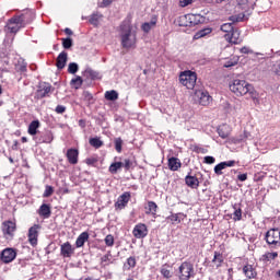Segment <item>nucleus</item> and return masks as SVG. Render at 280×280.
<instances>
[{"label": "nucleus", "mask_w": 280, "mask_h": 280, "mask_svg": "<svg viewBox=\"0 0 280 280\" xmlns=\"http://www.w3.org/2000/svg\"><path fill=\"white\" fill-rule=\"evenodd\" d=\"M23 27H25V14L15 15L9 19L4 26V32L7 33L4 45H12V43H14V36H16Z\"/></svg>", "instance_id": "f257e3e1"}, {"label": "nucleus", "mask_w": 280, "mask_h": 280, "mask_svg": "<svg viewBox=\"0 0 280 280\" xmlns=\"http://www.w3.org/2000/svg\"><path fill=\"white\" fill-rule=\"evenodd\" d=\"M120 40L124 49H132L137 45V33L132 32L130 20H125L120 24Z\"/></svg>", "instance_id": "f03ea898"}, {"label": "nucleus", "mask_w": 280, "mask_h": 280, "mask_svg": "<svg viewBox=\"0 0 280 280\" xmlns=\"http://www.w3.org/2000/svg\"><path fill=\"white\" fill-rule=\"evenodd\" d=\"M230 91H232L234 95H237V97H242L244 95H249V97H253V100L257 97L255 86L244 79H234L232 82H230Z\"/></svg>", "instance_id": "7ed1b4c3"}, {"label": "nucleus", "mask_w": 280, "mask_h": 280, "mask_svg": "<svg viewBox=\"0 0 280 280\" xmlns=\"http://www.w3.org/2000/svg\"><path fill=\"white\" fill-rule=\"evenodd\" d=\"M198 80V74L191 70H185L179 73V82L186 89H190L196 91L198 86H196V82Z\"/></svg>", "instance_id": "20e7f679"}, {"label": "nucleus", "mask_w": 280, "mask_h": 280, "mask_svg": "<svg viewBox=\"0 0 280 280\" xmlns=\"http://www.w3.org/2000/svg\"><path fill=\"white\" fill-rule=\"evenodd\" d=\"M176 277L178 280H189L196 277V271L194 270V264L190 261H184L180 264L176 271Z\"/></svg>", "instance_id": "39448f33"}, {"label": "nucleus", "mask_w": 280, "mask_h": 280, "mask_svg": "<svg viewBox=\"0 0 280 280\" xmlns=\"http://www.w3.org/2000/svg\"><path fill=\"white\" fill-rule=\"evenodd\" d=\"M265 242L270 250H277L280 248V230L270 229L265 234Z\"/></svg>", "instance_id": "423d86ee"}, {"label": "nucleus", "mask_w": 280, "mask_h": 280, "mask_svg": "<svg viewBox=\"0 0 280 280\" xmlns=\"http://www.w3.org/2000/svg\"><path fill=\"white\" fill-rule=\"evenodd\" d=\"M2 233L5 240L12 242L14 234L16 233V221L7 220L2 222Z\"/></svg>", "instance_id": "0eeeda50"}, {"label": "nucleus", "mask_w": 280, "mask_h": 280, "mask_svg": "<svg viewBox=\"0 0 280 280\" xmlns=\"http://www.w3.org/2000/svg\"><path fill=\"white\" fill-rule=\"evenodd\" d=\"M51 91H54V89L49 83H39L37 91L35 93V100H43L45 97H49V93H51Z\"/></svg>", "instance_id": "6e6552de"}, {"label": "nucleus", "mask_w": 280, "mask_h": 280, "mask_svg": "<svg viewBox=\"0 0 280 280\" xmlns=\"http://www.w3.org/2000/svg\"><path fill=\"white\" fill-rule=\"evenodd\" d=\"M40 229H43L40 224H34L28 229L27 237L31 246H38V235L40 233Z\"/></svg>", "instance_id": "1a4fd4ad"}, {"label": "nucleus", "mask_w": 280, "mask_h": 280, "mask_svg": "<svg viewBox=\"0 0 280 280\" xmlns=\"http://www.w3.org/2000/svg\"><path fill=\"white\" fill-rule=\"evenodd\" d=\"M2 264H12L16 259V250L12 247L4 248L0 254Z\"/></svg>", "instance_id": "9d476101"}, {"label": "nucleus", "mask_w": 280, "mask_h": 280, "mask_svg": "<svg viewBox=\"0 0 280 280\" xmlns=\"http://www.w3.org/2000/svg\"><path fill=\"white\" fill-rule=\"evenodd\" d=\"M132 235L136 240H143L148 237V225L145 223H138L132 230Z\"/></svg>", "instance_id": "9b49d317"}, {"label": "nucleus", "mask_w": 280, "mask_h": 280, "mask_svg": "<svg viewBox=\"0 0 280 280\" xmlns=\"http://www.w3.org/2000/svg\"><path fill=\"white\" fill-rule=\"evenodd\" d=\"M195 97L199 100L201 106H207L211 100V95L205 89L195 88Z\"/></svg>", "instance_id": "f8f14e48"}, {"label": "nucleus", "mask_w": 280, "mask_h": 280, "mask_svg": "<svg viewBox=\"0 0 280 280\" xmlns=\"http://www.w3.org/2000/svg\"><path fill=\"white\" fill-rule=\"evenodd\" d=\"M75 253V247L70 242H66L60 245V255L63 258H70Z\"/></svg>", "instance_id": "ddd939ff"}, {"label": "nucleus", "mask_w": 280, "mask_h": 280, "mask_svg": "<svg viewBox=\"0 0 280 280\" xmlns=\"http://www.w3.org/2000/svg\"><path fill=\"white\" fill-rule=\"evenodd\" d=\"M130 191H126L122 195H120L117 199V202L115 203L116 209H126L128 207V202H130Z\"/></svg>", "instance_id": "4468645a"}, {"label": "nucleus", "mask_w": 280, "mask_h": 280, "mask_svg": "<svg viewBox=\"0 0 280 280\" xmlns=\"http://www.w3.org/2000/svg\"><path fill=\"white\" fill-rule=\"evenodd\" d=\"M80 151L78 149L70 148L67 150L66 158L70 165H78Z\"/></svg>", "instance_id": "2eb2a0df"}, {"label": "nucleus", "mask_w": 280, "mask_h": 280, "mask_svg": "<svg viewBox=\"0 0 280 280\" xmlns=\"http://www.w3.org/2000/svg\"><path fill=\"white\" fill-rule=\"evenodd\" d=\"M156 23H159V15H152L150 22L142 23V32H144V34H150V31L156 27Z\"/></svg>", "instance_id": "dca6fc26"}, {"label": "nucleus", "mask_w": 280, "mask_h": 280, "mask_svg": "<svg viewBox=\"0 0 280 280\" xmlns=\"http://www.w3.org/2000/svg\"><path fill=\"white\" fill-rule=\"evenodd\" d=\"M224 38L228 43H232L233 45H240V43H242L240 31L237 28H234L232 33L225 34Z\"/></svg>", "instance_id": "f3484780"}, {"label": "nucleus", "mask_w": 280, "mask_h": 280, "mask_svg": "<svg viewBox=\"0 0 280 280\" xmlns=\"http://www.w3.org/2000/svg\"><path fill=\"white\" fill-rule=\"evenodd\" d=\"M185 184L187 187H190V189H198V187H200V180H198V177L191 175V173L186 175Z\"/></svg>", "instance_id": "a211bd4d"}, {"label": "nucleus", "mask_w": 280, "mask_h": 280, "mask_svg": "<svg viewBox=\"0 0 280 280\" xmlns=\"http://www.w3.org/2000/svg\"><path fill=\"white\" fill-rule=\"evenodd\" d=\"M185 218H187V214L183 212L171 213V215L166 217V221L171 222V224H180Z\"/></svg>", "instance_id": "6ab92c4d"}, {"label": "nucleus", "mask_w": 280, "mask_h": 280, "mask_svg": "<svg viewBox=\"0 0 280 280\" xmlns=\"http://www.w3.org/2000/svg\"><path fill=\"white\" fill-rule=\"evenodd\" d=\"M67 60H68L67 51H61L58 55L57 61H56V67H57L58 71H62V69H65V67H67Z\"/></svg>", "instance_id": "aec40b11"}, {"label": "nucleus", "mask_w": 280, "mask_h": 280, "mask_svg": "<svg viewBox=\"0 0 280 280\" xmlns=\"http://www.w3.org/2000/svg\"><path fill=\"white\" fill-rule=\"evenodd\" d=\"M82 75L88 78V80H102V75H100V73L93 70L91 67H86L82 72Z\"/></svg>", "instance_id": "412c9836"}, {"label": "nucleus", "mask_w": 280, "mask_h": 280, "mask_svg": "<svg viewBox=\"0 0 280 280\" xmlns=\"http://www.w3.org/2000/svg\"><path fill=\"white\" fill-rule=\"evenodd\" d=\"M182 165L183 163H180L178 158L172 156L168 159V170H171V172H178Z\"/></svg>", "instance_id": "4be33fe9"}, {"label": "nucleus", "mask_w": 280, "mask_h": 280, "mask_svg": "<svg viewBox=\"0 0 280 280\" xmlns=\"http://www.w3.org/2000/svg\"><path fill=\"white\" fill-rule=\"evenodd\" d=\"M188 21L190 23V27H196V25L205 23V18L200 14H188Z\"/></svg>", "instance_id": "5701e85b"}, {"label": "nucleus", "mask_w": 280, "mask_h": 280, "mask_svg": "<svg viewBox=\"0 0 280 280\" xmlns=\"http://www.w3.org/2000/svg\"><path fill=\"white\" fill-rule=\"evenodd\" d=\"M243 273L247 279H255L257 277V270H255L253 265H245L243 267Z\"/></svg>", "instance_id": "b1692460"}, {"label": "nucleus", "mask_w": 280, "mask_h": 280, "mask_svg": "<svg viewBox=\"0 0 280 280\" xmlns=\"http://www.w3.org/2000/svg\"><path fill=\"white\" fill-rule=\"evenodd\" d=\"M38 215L44 219L51 218V207L47 203H43L38 209Z\"/></svg>", "instance_id": "393cba45"}, {"label": "nucleus", "mask_w": 280, "mask_h": 280, "mask_svg": "<svg viewBox=\"0 0 280 280\" xmlns=\"http://www.w3.org/2000/svg\"><path fill=\"white\" fill-rule=\"evenodd\" d=\"M86 242H89V232H82L75 241L77 248H82Z\"/></svg>", "instance_id": "a878e982"}, {"label": "nucleus", "mask_w": 280, "mask_h": 280, "mask_svg": "<svg viewBox=\"0 0 280 280\" xmlns=\"http://www.w3.org/2000/svg\"><path fill=\"white\" fill-rule=\"evenodd\" d=\"M217 132L219 137H221V139H229V137L231 136V130H229L228 125L219 126V128L217 129Z\"/></svg>", "instance_id": "bb28decb"}, {"label": "nucleus", "mask_w": 280, "mask_h": 280, "mask_svg": "<svg viewBox=\"0 0 280 280\" xmlns=\"http://www.w3.org/2000/svg\"><path fill=\"white\" fill-rule=\"evenodd\" d=\"M15 71L18 73H27V62H25V59L20 58L18 62L15 63Z\"/></svg>", "instance_id": "cd10ccee"}, {"label": "nucleus", "mask_w": 280, "mask_h": 280, "mask_svg": "<svg viewBox=\"0 0 280 280\" xmlns=\"http://www.w3.org/2000/svg\"><path fill=\"white\" fill-rule=\"evenodd\" d=\"M241 54H254V56H261V60H265V58H272V56H270V54H264V52H255L253 51V49L248 48V47H242L241 48Z\"/></svg>", "instance_id": "c85d7f7f"}, {"label": "nucleus", "mask_w": 280, "mask_h": 280, "mask_svg": "<svg viewBox=\"0 0 280 280\" xmlns=\"http://www.w3.org/2000/svg\"><path fill=\"white\" fill-rule=\"evenodd\" d=\"M54 141V133L49 130L45 131L39 138L38 143H51Z\"/></svg>", "instance_id": "c756f323"}, {"label": "nucleus", "mask_w": 280, "mask_h": 280, "mask_svg": "<svg viewBox=\"0 0 280 280\" xmlns=\"http://www.w3.org/2000/svg\"><path fill=\"white\" fill-rule=\"evenodd\" d=\"M38 128H40V121H39V120H33V121L28 125V135H31L32 137H34L35 135L38 133Z\"/></svg>", "instance_id": "7c9ffc66"}, {"label": "nucleus", "mask_w": 280, "mask_h": 280, "mask_svg": "<svg viewBox=\"0 0 280 280\" xmlns=\"http://www.w3.org/2000/svg\"><path fill=\"white\" fill-rule=\"evenodd\" d=\"M212 264H214L215 268H220L224 264V255L220 252H214Z\"/></svg>", "instance_id": "2f4dec72"}, {"label": "nucleus", "mask_w": 280, "mask_h": 280, "mask_svg": "<svg viewBox=\"0 0 280 280\" xmlns=\"http://www.w3.org/2000/svg\"><path fill=\"white\" fill-rule=\"evenodd\" d=\"M234 212H233V217L232 219L234 220V222H240V220H242V207L240 206V203H235L233 206Z\"/></svg>", "instance_id": "473e14b6"}, {"label": "nucleus", "mask_w": 280, "mask_h": 280, "mask_svg": "<svg viewBox=\"0 0 280 280\" xmlns=\"http://www.w3.org/2000/svg\"><path fill=\"white\" fill-rule=\"evenodd\" d=\"M159 209V206L154 201H148V211L145 212L147 215H153V218H156V211Z\"/></svg>", "instance_id": "72a5a7b5"}, {"label": "nucleus", "mask_w": 280, "mask_h": 280, "mask_svg": "<svg viewBox=\"0 0 280 280\" xmlns=\"http://www.w3.org/2000/svg\"><path fill=\"white\" fill-rule=\"evenodd\" d=\"M105 100H107V102H117V100H119V93L115 90L106 91Z\"/></svg>", "instance_id": "f704fd0d"}, {"label": "nucleus", "mask_w": 280, "mask_h": 280, "mask_svg": "<svg viewBox=\"0 0 280 280\" xmlns=\"http://www.w3.org/2000/svg\"><path fill=\"white\" fill-rule=\"evenodd\" d=\"M90 145L95 148V150H100L104 145V141L100 137L90 138L89 140Z\"/></svg>", "instance_id": "c9c22d12"}, {"label": "nucleus", "mask_w": 280, "mask_h": 280, "mask_svg": "<svg viewBox=\"0 0 280 280\" xmlns=\"http://www.w3.org/2000/svg\"><path fill=\"white\" fill-rule=\"evenodd\" d=\"M279 257V253L277 252H267L262 255V261H275Z\"/></svg>", "instance_id": "e433bc0d"}, {"label": "nucleus", "mask_w": 280, "mask_h": 280, "mask_svg": "<svg viewBox=\"0 0 280 280\" xmlns=\"http://www.w3.org/2000/svg\"><path fill=\"white\" fill-rule=\"evenodd\" d=\"M179 27H191V24L189 22V15H180L178 18Z\"/></svg>", "instance_id": "4c0bfd02"}, {"label": "nucleus", "mask_w": 280, "mask_h": 280, "mask_svg": "<svg viewBox=\"0 0 280 280\" xmlns=\"http://www.w3.org/2000/svg\"><path fill=\"white\" fill-rule=\"evenodd\" d=\"M100 19H102V14L100 13H92L89 20V23L91 25H94V27H97V25H100Z\"/></svg>", "instance_id": "58836bf2"}, {"label": "nucleus", "mask_w": 280, "mask_h": 280, "mask_svg": "<svg viewBox=\"0 0 280 280\" xmlns=\"http://www.w3.org/2000/svg\"><path fill=\"white\" fill-rule=\"evenodd\" d=\"M84 83V80H82V77H77L70 81V85L72 89H80L82 84Z\"/></svg>", "instance_id": "ea45409f"}, {"label": "nucleus", "mask_w": 280, "mask_h": 280, "mask_svg": "<svg viewBox=\"0 0 280 280\" xmlns=\"http://www.w3.org/2000/svg\"><path fill=\"white\" fill-rule=\"evenodd\" d=\"M114 148L116 152H118V154H121V150L124 148V140L120 137L114 139Z\"/></svg>", "instance_id": "a19ab883"}, {"label": "nucleus", "mask_w": 280, "mask_h": 280, "mask_svg": "<svg viewBox=\"0 0 280 280\" xmlns=\"http://www.w3.org/2000/svg\"><path fill=\"white\" fill-rule=\"evenodd\" d=\"M121 167H124V163L122 162H114L109 166V172H110V174H117V172H119V170Z\"/></svg>", "instance_id": "79ce46f5"}, {"label": "nucleus", "mask_w": 280, "mask_h": 280, "mask_svg": "<svg viewBox=\"0 0 280 280\" xmlns=\"http://www.w3.org/2000/svg\"><path fill=\"white\" fill-rule=\"evenodd\" d=\"M211 32H213V30H211L209 27L200 30L199 32H197L195 34V38H205V36H208V34H211Z\"/></svg>", "instance_id": "37998d69"}, {"label": "nucleus", "mask_w": 280, "mask_h": 280, "mask_svg": "<svg viewBox=\"0 0 280 280\" xmlns=\"http://www.w3.org/2000/svg\"><path fill=\"white\" fill-rule=\"evenodd\" d=\"M234 30L235 26H233V23H224L221 25V32H224L225 34H231Z\"/></svg>", "instance_id": "c03bdc74"}, {"label": "nucleus", "mask_w": 280, "mask_h": 280, "mask_svg": "<svg viewBox=\"0 0 280 280\" xmlns=\"http://www.w3.org/2000/svg\"><path fill=\"white\" fill-rule=\"evenodd\" d=\"M61 40L63 49H71L73 47V39L71 37L62 38Z\"/></svg>", "instance_id": "a18cd8bd"}, {"label": "nucleus", "mask_w": 280, "mask_h": 280, "mask_svg": "<svg viewBox=\"0 0 280 280\" xmlns=\"http://www.w3.org/2000/svg\"><path fill=\"white\" fill-rule=\"evenodd\" d=\"M80 66L75 62H70L68 66V73H71L72 75H75V72L79 71Z\"/></svg>", "instance_id": "49530a36"}, {"label": "nucleus", "mask_w": 280, "mask_h": 280, "mask_svg": "<svg viewBox=\"0 0 280 280\" xmlns=\"http://www.w3.org/2000/svg\"><path fill=\"white\" fill-rule=\"evenodd\" d=\"M160 272L164 279H172V271L165 268V265L161 267Z\"/></svg>", "instance_id": "de8ad7c7"}, {"label": "nucleus", "mask_w": 280, "mask_h": 280, "mask_svg": "<svg viewBox=\"0 0 280 280\" xmlns=\"http://www.w3.org/2000/svg\"><path fill=\"white\" fill-rule=\"evenodd\" d=\"M222 170H226L224 162H221L214 166V174H217V176H222Z\"/></svg>", "instance_id": "09e8293b"}, {"label": "nucleus", "mask_w": 280, "mask_h": 280, "mask_svg": "<svg viewBox=\"0 0 280 280\" xmlns=\"http://www.w3.org/2000/svg\"><path fill=\"white\" fill-rule=\"evenodd\" d=\"M52 195H54V187L49 186V185H46L45 191L43 194V198H49Z\"/></svg>", "instance_id": "8fccbe9b"}, {"label": "nucleus", "mask_w": 280, "mask_h": 280, "mask_svg": "<svg viewBox=\"0 0 280 280\" xmlns=\"http://www.w3.org/2000/svg\"><path fill=\"white\" fill-rule=\"evenodd\" d=\"M104 242L106 246L113 247L115 246V236H113V234H109L105 237Z\"/></svg>", "instance_id": "3c124183"}, {"label": "nucleus", "mask_w": 280, "mask_h": 280, "mask_svg": "<svg viewBox=\"0 0 280 280\" xmlns=\"http://www.w3.org/2000/svg\"><path fill=\"white\" fill-rule=\"evenodd\" d=\"M83 100L84 102H88L89 104H93V94L89 91L83 92Z\"/></svg>", "instance_id": "603ef678"}, {"label": "nucleus", "mask_w": 280, "mask_h": 280, "mask_svg": "<svg viewBox=\"0 0 280 280\" xmlns=\"http://www.w3.org/2000/svg\"><path fill=\"white\" fill-rule=\"evenodd\" d=\"M127 266H129V270L130 268H135L137 266V258H135V256H130L129 258H127Z\"/></svg>", "instance_id": "864d4df0"}, {"label": "nucleus", "mask_w": 280, "mask_h": 280, "mask_svg": "<svg viewBox=\"0 0 280 280\" xmlns=\"http://www.w3.org/2000/svg\"><path fill=\"white\" fill-rule=\"evenodd\" d=\"M122 163V167H125L126 172L130 171V167H132V160L125 159Z\"/></svg>", "instance_id": "5fc2aeb1"}, {"label": "nucleus", "mask_w": 280, "mask_h": 280, "mask_svg": "<svg viewBox=\"0 0 280 280\" xmlns=\"http://www.w3.org/2000/svg\"><path fill=\"white\" fill-rule=\"evenodd\" d=\"M55 113H57V115H62L67 113V107L63 105H57V107L55 108Z\"/></svg>", "instance_id": "6e6d98bb"}, {"label": "nucleus", "mask_w": 280, "mask_h": 280, "mask_svg": "<svg viewBox=\"0 0 280 280\" xmlns=\"http://www.w3.org/2000/svg\"><path fill=\"white\" fill-rule=\"evenodd\" d=\"M238 5L242 10H248V0H238Z\"/></svg>", "instance_id": "4d7b16f0"}, {"label": "nucleus", "mask_w": 280, "mask_h": 280, "mask_svg": "<svg viewBox=\"0 0 280 280\" xmlns=\"http://www.w3.org/2000/svg\"><path fill=\"white\" fill-rule=\"evenodd\" d=\"M205 163H207V165H213V163H215V158H213L211 155H207L205 158Z\"/></svg>", "instance_id": "13d9d810"}, {"label": "nucleus", "mask_w": 280, "mask_h": 280, "mask_svg": "<svg viewBox=\"0 0 280 280\" xmlns=\"http://www.w3.org/2000/svg\"><path fill=\"white\" fill-rule=\"evenodd\" d=\"M191 1L194 0H179L180 8H187V5H191Z\"/></svg>", "instance_id": "bf43d9fd"}, {"label": "nucleus", "mask_w": 280, "mask_h": 280, "mask_svg": "<svg viewBox=\"0 0 280 280\" xmlns=\"http://www.w3.org/2000/svg\"><path fill=\"white\" fill-rule=\"evenodd\" d=\"M86 165H95V163H97V159L96 158H88L85 160Z\"/></svg>", "instance_id": "052dcab7"}, {"label": "nucleus", "mask_w": 280, "mask_h": 280, "mask_svg": "<svg viewBox=\"0 0 280 280\" xmlns=\"http://www.w3.org/2000/svg\"><path fill=\"white\" fill-rule=\"evenodd\" d=\"M237 179L241 180V183H244L245 180H248V174H240L237 175Z\"/></svg>", "instance_id": "680f3d73"}, {"label": "nucleus", "mask_w": 280, "mask_h": 280, "mask_svg": "<svg viewBox=\"0 0 280 280\" xmlns=\"http://www.w3.org/2000/svg\"><path fill=\"white\" fill-rule=\"evenodd\" d=\"M235 65H237V61H232V60H229L224 63V67L225 69H229L231 67H235Z\"/></svg>", "instance_id": "e2e57ef3"}, {"label": "nucleus", "mask_w": 280, "mask_h": 280, "mask_svg": "<svg viewBox=\"0 0 280 280\" xmlns=\"http://www.w3.org/2000/svg\"><path fill=\"white\" fill-rule=\"evenodd\" d=\"M233 23H240L241 21H244V14L238 16H232Z\"/></svg>", "instance_id": "0e129e2a"}, {"label": "nucleus", "mask_w": 280, "mask_h": 280, "mask_svg": "<svg viewBox=\"0 0 280 280\" xmlns=\"http://www.w3.org/2000/svg\"><path fill=\"white\" fill-rule=\"evenodd\" d=\"M223 165H225V167H233L235 166V160L225 161Z\"/></svg>", "instance_id": "69168bd1"}, {"label": "nucleus", "mask_w": 280, "mask_h": 280, "mask_svg": "<svg viewBox=\"0 0 280 280\" xmlns=\"http://www.w3.org/2000/svg\"><path fill=\"white\" fill-rule=\"evenodd\" d=\"M110 3H113V1H110V0H103L102 1V7L103 8H108V5H110Z\"/></svg>", "instance_id": "338daca9"}, {"label": "nucleus", "mask_w": 280, "mask_h": 280, "mask_svg": "<svg viewBox=\"0 0 280 280\" xmlns=\"http://www.w3.org/2000/svg\"><path fill=\"white\" fill-rule=\"evenodd\" d=\"M79 126H80V128H86V120L80 119L79 120Z\"/></svg>", "instance_id": "774afa93"}]
</instances>
